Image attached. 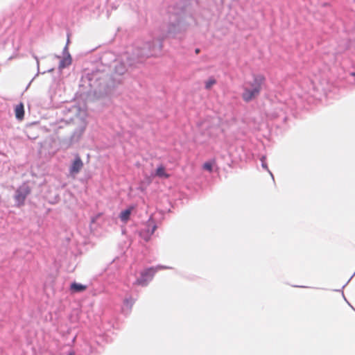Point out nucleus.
Returning <instances> with one entry per match:
<instances>
[{
  "label": "nucleus",
  "mask_w": 355,
  "mask_h": 355,
  "mask_svg": "<svg viewBox=\"0 0 355 355\" xmlns=\"http://www.w3.org/2000/svg\"><path fill=\"white\" fill-rule=\"evenodd\" d=\"M265 81L266 78L263 75H254L252 80L246 82L243 86V92L241 94L243 100L248 103L259 96Z\"/></svg>",
  "instance_id": "f257e3e1"
},
{
  "label": "nucleus",
  "mask_w": 355,
  "mask_h": 355,
  "mask_svg": "<svg viewBox=\"0 0 355 355\" xmlns=\"http://www.w3.org/2000/svg\"><path fill=\"white\" fill-rule=\"evenodd\" d=\"M165 268H166L162 266L146 268L141 272L140 277L136 279L134 284L138 286H146L159 270Z\"/></svg>",
  "instance_id": "f03ea898"
},
{
  "label": "nucleus",
  "mask_w": 355,
  "mask_h": 355,
  "mask_svg": "<svg viewBox=\"0 0 355 355\" xmlns=\"http://www.w3.org/2000/svg\"><path fill=\"white\" fill-rule=\"evenodd\" d=\"M30 192L31 189L29 188L28 186L26 184L21 185L17 189V190L16 191L15 198L19 205L24 204L26 198L30 193Z\"/></svg>",
  "instance_id": "7ed1b4c3"
},
{
  "label": "nucleus",
  "mask_w": 355,
  "mask_h": 355,
  "mask_svg": "<svg viewBox=\"0 0 355 355\" xmlns=\"http://www.w3.org/2000/svg\"><path fill=\"white\" fill-rule=\"evenodd\" d=\"M83 167V162L78 155H76L74 160L69 167V173L72 175L78 174Z\"/></svg>",
  "instance_id": "20e7f679"
},
{
  "label": "nucleus",
  "mask_w": 355,
  "mask_h": 355,
  "mask_svg": "<svg viewBox=\"0 0 355 355\" xmlns=\"http://www.w3.org/2000/svg\"><path fill=\"white\" fill-rule=\"evenodd\" d=\"M15 114L16 118L18 120L21 121V120L24 119V105H23L22 103H21L19 105H16V107L15 108Z\"/></svg>",
  "instance_id": "39448f33"
},
{
  "label": "nucleus",
  "mask_w": 355,
  "mask_h": 355,
  "mask_svg": "<svg viewBox=\"0 0 355 355\" xmlns=\"http://www.w3.org/2000/svg\"><path fill=\"white\" fill-rule=\"evenodd\" d=\"M87 286L77 282H73L70 286V290L73 293L83 292L87 289Z\"/></svg>",
  "instance_id": "423d86ee"
},
{
  "label": "nucleus",
  "mask_w": 355,
  "mask_h": 355,
  "mask_svg": "<svg viewBox=\"0 0 355 355\" xmlns=\"http://www.w3.org/2000/svg\"><path fill=\"white\" fill-rule=\"evenodd\" d=\"M155 175L163 178H168L170 177V175L166 173V168L162 164L157 166Z\"/></svg>",
  "instance_id": "0eeeda50"
},
{
  "label": "nucleus",
  "mask_w": 355,
  "mask_h": 355,
  "mask_svg": "<svg viewBox=\"0 0 355 355\" xmlns=\"http://www.w3.org/2000/svg\"><path fill=\"white\" fill-rule=\"evenodd\" d=\"M132 209V208H129L121 212L120 218L122 221L127 222L129 220Z\"/></svg>",
  "instance_id": "6e6552de"
},
{
  "label": "nucleus",
  "mask_w": 355,
  "mask_h": 355,
  "mask_svg": "<svg viewBox=\"0 0 355 355\" xmlns=\"http://www.w3.org/2000/svg\"><path fill=\"white\" fill-rule=\"evenodd\" d=\"M216 83V80L213 77H210L207 80L205 81V87L206 89L209 90Z\"/></svg>",
  "instance_id": "1a4fd4ad"
},
{
  "label": "nucleus",
  "mask_w": 355,
  "mask_h": 355,
  "mask_svg": "<svg viewBox=\"0 0 355 355\" xmlns=\"http://www.w3.org/2000/svg\"><path fill=\"white\" fill-rule=\"evenodd\" d=\"M202 168L206 170V171H208L209 172H211L212 171V164L210 163V162H205L203 166H202Z\"/></svg>",
  "instance_id": "9d476101"
},
{
  "label": "nucleus",
  "mask_w": 355,
  "mask_h": 355,
  "mask_svg": "<svg viewBox=\"0 0 355 355\" xmlns=\"http://www.w3.org/2000/svg\"><path fill=\"white\" fill-rule=\"evenodd\" d=\"M65 63H67V64H71V60H62L60 64V68H63L65 67Z\"/></svg>",
  "instance_id": "9b49d317"
},
{
  "label": "nucleus",
  "mask_w": 355,
  "mask_h": 355,
  "mask_svg": "<svg viewBox=\"0 0 355 355\" xmlns=\"http://www.w3.org/2000/svg\"><path fill=\"white\" fill-rule=\"evenodd\" d=\"M156 228H157V226H156L155 224H153V225H152L151 234H153V233H154V232L155 231Z\"/></svg>",
  "instance_id": "f8f14e48"
},
{
  "label": "nucleus",
  "mask_w": 355,
  "mask_h": 355,
  "mask_svg": "<svg viewBox=\"0 0 355 355\" xmlns=\"http://www.w3.org/2000/svg\"><path fill=\"white\" fill-rule=\"evenodd\" d=\"M195 51H196V53L198 54L200 52V49H196Z\"/></svg>",
  "instance_id": "ddd939ff"
},
{
  "label": "nucleus",
  "mask_w": 355,
  "mask_h": 355,
  "mask_svg": "<svg viewBox=\"0 0 355 355\" xmlns=\"http://www.w3.org/2000/svg\"><path fill=\"white\" fill-rule=\"evenodd\" d=\"M69 355H73V352H70V353L69 354Z\"/></svg>",
  "instance_id": "4468645a"
}]
</instances>
